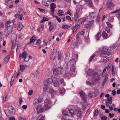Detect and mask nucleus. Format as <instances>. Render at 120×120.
Wrapping results in <instances>:
<instances>
[{
  "instance_id": "2f4dec72",
  "label": "nucleus",
  "mask_w": 120,
  "mask_h": 120,
  "mask_svg": "<svg viewBox=\"0 0 120 120\" xmlns=\"http://www.w3.org/2000/svg\"><path fill=\"white\" fill-rule=\"evenodd\" d=\"M49 19H47L46 17H43V19L41 20L40 22L41 23H43L45 21H48Z\"/></svg>"
},
{
  "instance_id": "423d86ee",
  "label": "nucleus",
  "mask_w": 120,
  "mask_h": 120,
  "mask_svg": "<svg viewBox=\"0 0 120 120\" xmlns=\"http://www.w3.org/2000/svg\"><path fill=\"white\" fill-rule=\"evenodd\" d=\"M62 68L60 67L56 68H54L53 70V74L55 75H57L61 74Z\"/></svg>"
},
{
  "instance_id": "4d7b16f0",
  "label": "nucleus",
  "mask_w": 120,
  "mask_h": 120,
  "mask_svg": "<svg viewBox=\"0 0 120 120\" xmlns=\"http://www.w3.org/2000/svg\"><path fill=\"white\" fill-rule=\"evenodd\" d=\"M107 69V67H105L104 69V70L103 71V72L102 74V75L103 76H104L105 74V72L106 70Z\"/></svg>"
},
{
  "instance_id": "49530a36",
  "label": "nucleus",
  "mask_w": 120,
  "mask_h": 120,
  "mask_svg": "<svg viewBox=\"0 0 120 120\" xmlns=\"http://www.w3.org/2000/svg\"><path fill=\"white\" fill-rule=\"evenodd\" d=\"M4 112L6 115L7 116H8L10 112V111L8 110H4Z\"/></svg>"
},
{
  "instance_id": "f3484780",
  "label": "nucleus",
  "mask_w": 120,
  "mask_h": 120,
  "mask_svg": "<svg viewBox=\"0 0 120 120\" xmlns=\"http://www.w3.org/2000/svg\"><path fill=\"white\" fill-rule=\"evenodd\" d=\"M112 75L113 76L115 75H116V73L115 67L114 65H112Z\"/></svg>"
},
{
  "instance_id": "de8ad7c7",
  "label": "nucleus",
  "mask_w": 120,
  "mask_h": 120,
  "mask_svg": "<svg viewBox=\"0 0 120 120\" xmlns=\"http://www.w3.org/2000/svg\"><path fill=\"white\" fill-rule=\"evenodd\" d=\"M109 57H104L103 58V61L104 62H106L108 61L109 60Z\"/></svg>"
},
{
  "instance_id": "4be33fe9",
  "label": "nucleus",
  "mask_w": 120,
  "mask_h": 120,
  "mask_svg": "<svg viewBox=\"0 0 120 120\" xmlns=\"http://www.w3.org/2000/svg\"><path fill=\"white\" fill-rule=\"evenodd\" d=\"M49 92L51 94V95L52 96L53 95H54L56 93V92L52 89H49Z\"/></svg>"
},
{
  "instance_id": "2eb2a0df",
  "label": "nucleus",
  "mask_w": 120,
  "mask_h": 120,
  "mask_svg": "<svg viewBox=\"0 0 120 120\" xmlns=\"http://www.w3.org/2000/svg\"><path fill=\"white\" fill-rule=\"evenodd\" d=\"M36 109L37 111L39 112H43L44 109L40 105L38 106Z\"/></svg>"
},
{
  "instance_id": "6ab92c4d",
  "label": "nucleus",
  "mask_w": 120,
  "mask_h": 120,
  "mask_svg": "<svg viewBox=\"0 0 120 120\" xmlns=\"http://www.w3.org/2000/svg\"><path fill=\"white\" fill-rule=\"evenodd\" d=\"M23 27V26L22 23L19 22L18 23V26L17 27L18 30L19 31H20Z\"/></svg>"
},
{
  "instance_id": "ea45409f",
  "label": "nucleus",
  "mask_w": 120,
  "mask_h": 120,
  "mask_svg": "<svg viewBox=\"0 0 120 120\" xmlns=\"http://www.w3.org/2000/svg\"><path fill=\"white\" fill-rule=\"evenodd\" d=\"M8 94H5L3 96V99L4 101V102L6 100V98L7 97Z\"/></svg>"
},
{
  "instance_id": "5fc2aeb1",
  "label": "nucleus",
  "mask_w": 120,
  "mask_h": 120,
  "mask_svg": "<svg viewBox=\"0 0 120 120\" xmlns=\"http://www.w3.org/2000/svg\"><path fill=\"white\" fill-rule=\"evenodd\" d=\"M113 110L115 112H117L118 113L120 112V109H118L115 108Z\"/></svg>"
},
{
  "instance_id": "79ce46f5",
  "label": "nucleus",
  "mask_w": 120,
  "mask_h": 120,
  "mask_svg": "<svg viewBox=\"0 0 120 120\" xmlns=\"http://www.w3.org/2000/svg\"><path fill=\"white\" fill-rule=\"evenodd\" d=\"M103 50L105 51H107L109 50V48L106 46H104L102 48Z\"/></svg>"
},
{
  "instance_id": "680f3d73",
  "label": "nucleus",
  "mask_w": 120,
  "mask_h": 120,
  "mask_svg": "<svg viewBox=\"0 0 120 120\" xmlns=\"http://www.w3.org/2000/svg\"><path fill=\"white\" fill-rule=\"evenodd\" d=\"M62 112L63 115L64 116H67L68 115V112L66 111H63Z\"/></svg>"
},
{
  "instance_id": "69168bd1",
  "label": "nucleus",
  "mask_w": 120,
  "mask_h": 120,
  "mask_svg": "<svg viewBox=\"0 0 120 120\" xmlns=\"http://www.w3.org/2000/svg\"><path fill=\"white\" fill-rule=\"evenodd\" d=\"M4 27V24L1 22H0V28H3Z\"/></svg>"
},
{
  "instance_id": "338daca9",
  "label": "nucleus",
  "mask_w": 120,
  "mask_h": 120,
  "mask_svg": "<svg viewBox=\"0 0 120 120\" xmlns=\"http://www.w3.org/2000/svg\"><path fill=\"white\" fill-rule=\"evenodd\" d=\"M94 22V21L93 20H92L90 21V22L89 23V24H90V26H92V25H93Z\"/></svg>"
},
{
  "instance_id": "f03ea898",
  "label": "nucleus",
  "mask_w": 120,
  "mask_h": 120,
  "mask_svg": "<svg viewBox=\"0 0 120 120\" xmlns=\"http://www.w3.org/2000/svg\"><path fill=\"white\" fill-rule=\"evenodd\" d=\"M76 60L75 59H72L67 64V67L68 66L69 67L70 72L71 74H72V73L75 71V67L74 65V64L76 62Z\"/></svg>"
},
{
  "instance_id": "f8f14e48",
  "label": "nucleus",
  "mask_w": 120,
  "mask_h": 120,
  "mask_svg": "<svg viewBox=\"0 0 120 120\" xmlns=\"http://www.w3.org/2000/svg\"><path fill=\"white\" fill-rule=\"evenodd\" d=\"M27 55V52H23L22 54H20L19 55V57L21 59V57L24 59H26V56Z\"/></svg>"
},
{
  "instance_id": "393cba45",
  "label": "nucleus",
  "mask_w": 120,
  "mask_h": 120,
  "mask_svg": "<svg viewBox=\"0 0 120 120\" xmlns=\"http://www.w3.org/2000/svg\"><path fill=\"white\" fill-rule=\"evenodd\" d=\"M48 86L45 85L43 88V94H45L46 90L47 89Z\"/></svg>"
},
{
  "instance_id": "052dcab7",
  "label": "nucleus",
  "mask_w": 120,
  "mask_h": 120,
  "mask_svg": "<svg viewBox=\"0 0 120 120\" xmlns=\"http://www.w3.org/2000/svg\"><path fill=\"white\" fill-rule=\"evenodd\" d=\"M113 16L110 17H109V21L110 22H112L113 21Z\"/></svg>"
},
{
  "instance_id": "9b49d317",
  "label": "nucleus",
  "mask_w": 120,
  "mask_h": 120,
  "mask_svg": "<svg viewBox=\"0 0 120 120\" xmlns=\"http://www.w3.org/2000/svg\"><path fill=\"white\" fill-rule=\"evenodd\" d=\"M50 6L51 11L52 13H53L54 12L55 9L56 8V4L54 3H52L50 4Z\"/></svg>"
},
{
  "instance_id": "58836bf2",
  "label": "nucleus",
  "mask_w": 120,
  "mask_h": 120,
  "mask_svg": "<svg viewBox=\"0 0 120 120\" xmlns=\"http://www.w3.org/2000/svg\"><path fill=\"white\" fill-rule=\"evenodd\" d=\"M35 37L33 36L30 39V43L32 42H33L35 40Z\"/></svg>"
},
{
  "instance_id": "6e6552de",
  "label": "nucleus",
  "mask_w": 120,
  "mask_h": 120,
  "mask_svg": "<svg viewBox=\"0 0 120 120\" xmlns=\"http://www.w3.org/2000/svg\"><path fill=\"white\" fill-rule=\"evenodd\" d=\"M112 0H108L107 5V7L109 9H113L114 5L112 2Z\"/></svg>"
},
{
  "instance_id": "bf43d9fd",
  "label": "nucleus",
  "mask_w": 120,
  "mask_h": 120,
  "mask_svg": "<svg viewBox=\"0 0 120 120\" xmlns=\"http://www.w3.org/2000/svg\"><path fill=\"white\" fill-rule=\"evenodd\" d=\"M86 20V19L85 18H81L79 20V21L81 22L82 23L84 22Z\"/></svg>"
},
{
  "instance_id": "c85d7f7f",
  "label": "nucleus",
  "mask_w": 120,
  "mask_h": 120,
  "mask_svg": "<svg viewBox=\"0 0 120 120\" xmlns=\"http://www.w3.org/2000/svg\"><path fill=\"white\" fill-rule=\"evenodd\" d=\"M59 90L61 94H63L65 92L64 89L63 87L60 88L59 89Z\"/></svg>"
},
{
  "instance_id": "3c124183",
  "label": "nucleus",
  "mask_w": 120,
  "mask_h": 120,
  "mask_svg": "<svg viewBox=\"0 0 120 120\" xmlns=\"http://www.w3.org/2000/svg\"><path fill=\"white\" fill-rule=\"evenodd\" d=\"M98 111L97 109L95 110L94 112V116H96L98 114Z\"/></svg>"
},
{
  "instance_id": "13d9d810",
  "label": "nucleus",
  "mask_w": 120,
  "mask_h": 120,
  "mask_svg": "<svg viewBox=\"0 0 120 120\" xmlns=\"http://www.w3.org/2000/svg\"><path fill=\"white\" fill-rule=\"evenodd\" d=\"M38 72L37 71H36L35 72H34L33 74L34 77H36L38 75Z\"/></svg>"
},
{
  "instance_id": "72a5a7b5",
  "label": "nucleus",
  "mask_w": 120,
  "mask_h": 120,
  "mask_svg": "<svg viewBox=\"0 0 120 120\" xmlns=\"http://www.w3.org/2000/svg\"><path fill=\"white\" fill-rule=\"evenodd\" d=\"M53 82L52 79L51 78H48L47 80V83L49 84H50Z\"/></svg>"
},
{
  "instance_id": "dca6fc26",
  "label": "nucleus",
  "mask_w": 120,
  "mask_h": 120,
  "mask_svg": "<svg viewBox=\"0 0 120 120\" xmlns=\"http://www.w3.org/2000/svg\"><path fill=\"white\" fill-rule=\"evenodd\" d=\"M97 14V12L96 11H94L91 13H89L90 17V18L93 19Z\"/></svg>"
},
{
  "instance_id": "5701e85b",
  "label": "nucleus",
  "mask_w": 120,
  "mask_h": 120,
  "mask_svg": "<svg viewBox=\"0 0 120 120\" xmlns=\"http://www.w3.org/2000/svg\"><path fill=\"white\" fill-rule=\"evenodd\" d=\"M101 32L99 31L95 36L97 40H99L101 37Z\"/></svg>"
},
{
  "instance_id": "39448f33",
  "label": "nucleus",
  "mask_w": 120,
  "mask_h": 120,
  "mask_svg": "<svg viewBox=\"0 0 120 120\" xmlns=\"http://www.w3.org/2000/svg\"><path fill=\"white\" fill-rule=\"evenodd\" d=\"M68 67H66L64 70V72L63 76L64 77H65L67 78H69L70 76L73 75V74H75V72L74 71L72 73V74H71L70 72V70L69 73H68Z\"/></svg>"
},
{
  "instance_id": "7ed1b4c3",
  "label": "nucleus",
  "mask_w": 120,
  "mask_h": 120,
  "mask_svg": "<svg viewBox=\"0 0 120 120\" xmlns=\"http://www.w3.org/2000/svg\"><path fill=\"white\" fill-rule=\"evenodd\" d=\"M11 41L12 42L13 49H16V52L20 46L19 44H16V41L17 40V36L15 34L13 35L11 37Z\"/></svg>"
},
{
  "instance_id": "e2e57ef3",
  "label": "nucleus",
  "mask_w": 120,
  "mask_h": 120,
  "mask_svg": "<svg viewBox=\"0 0 120 120\" xmlns=\"http://www.w3.org/2000/svg\"><path fill=\"white\" fill-rule=\"evenodd\" d=\"M102 120H106L107 119V117L105 116H102L101 118Z\"/></svg>"
},
{
  "instance_id": "bb28decb",
  "label": "nucleus",
  "mask_w": 120,
  "mask_h": 120,
  "mask_svg": "<svg viewBox=\"0 0 120 120\" xmlns=\"http://www.w3.org/2000/svg\"><path fill=\"white\" fill-rule=\"evenodd\" d=\"M10 58V56L9 55H8L4 59V62L5 63H7L9 60Z\"/></svg>"
},
{
  "instance_id": "f704fd0d",
  "label": "nucleus",
  "mask_w": 120,
  "mask_h": 120,
  "mask_svg": "<svg viewBox=\"0 0 120 120\" xmlns=\"http://www.w3.org/2000/svg\"><path fill=\"white\" fill-rule=\"evenodd\" d=\"M50 1H48L47 2L44 1L43 2V4L45 6H48L49 5V4L48 2H50Z\"/></svg>"
},
{
  "instance_id": "4c0bfd02",
  "label": "nucleus",
  "mask_w": 120,
  "mask_h": 120,
  "mask_svg": "<svg viewBox=\"0 0 120 120\" xmlns=\"http://www.w3.org/2000/svg\"><path fill=\"white\" fill-rule=\"evenodd\" d=\"M76 13H79L80 10V7L78 5L77 6V8L76 9Z\"/></svg>"
},
{
  "instance_id": "7c9ffc66",
  "label": "nucleus",
  "mask_w": 120,
  "mask_h": 120,
  "mask_svg": "<svg viewBox=\"0 0 120 120\" xmlns=\"http://www.w3.org/2000/svg\"><path fill=\"white\" fill-rule=\"evenodd\" d=\"M86 1L88 3L90 6L91 7L93 6L94 5L91 0H86Z\"/></svg>"
},
{
  "instance_id": "4468645a",
  "label": "nucleus",
  "mask_w": 120,
  "mask_h": 120,
  "mask_svg": "<svg viewBox=\"0 0 120 120\" xmlns=\"http://www.w3.org/2000/svg\"><path fill=\"white\" fill-rule=\"evenodd\" d=\"M57 54L56 51L55 52L52 53L51 55L50 59L52 60H53L56 57Z\"/></svg>"
},
{
  "instance_id": "a211bd4d",
  "label": "nucleus",
  "mask_w": 120,
  "mask_h": 120,
  "mask_svg": "<svg viewBox=\"0 0 120 120\" xmlns=\"http://www.w3.org/2000/svg\"><path fill=\"white\" fill-rule=\"evenodd\" d=\"M79 27V25L78 24L76 25L73 27L72 29L73 30V34L76 31L78 28Z\"/></svg>"
},
{
  "instance_id": "774afa93",
  "label": "nucleus",
  "mask_w": 120,
  "mask_h": 120,
  "mask_svg": "<svg viewBox=\"0 0 120 120\" xmlns=\"http://www.w3.org/2000/svg\"><path fill=\"white\" fill-rule=\"evenodd\" d=\"M116 88L119 90H120V84L117 85L116 86Z\"/></svg>"
},
{
  "instance_id": "603ef678",
  "label": "nucleus",
  "mask_w": 120,
  "mask_h": 120,
  "mask_svg": "<svg viewBox=\"0 0 120 120\" xmlns=\"http://www.w3.org/2000/svg\"><path fill=\"white\" fill-rule=\"evenodd\" d=\"M37 101V99L36 98L35 99L33 102V105H35L37 104H38Z\"/></svg>"
},
{
  "instance_id": "a19ab883",
  "label": "nucleus",
  "mask_w": 120,
  "mask_h": 120,
  "mask_svg": "<svg viewBox=\"0 0 120 120\" xmlns=\"http://www.w3.org/2000/svg\"><path fill=\"white\" fill-rule=\"evenodd\" d=\"M69 26L67 25H63L62 28L65 29H66L69 28Z\"/></svg>"
},
{
  "instance_id": "412c9836",
  "label": "nucleus",
  "mask_w": 120,
  "mask_h": 120,
  "mask_svg": "<svg viewBox=\"0 0 120 120\" xmlns=\"http://www.w3.org/2000/svg\"><path fill=\"white\" fill-rule=\"evenodd\" d=\"M44 118V116L41 115H39L36 117L37 120H43Z\"/></svg>"
},
{
  "instance_id": "aec40b11",
  "label": "nucleus",
  "mask_w": 120,
  "mask_h": 120,
  "mask_svg": "<svg viewBox=\"0 0 120 120\" xmlns=\"http://www.w3.org/2000/svg\"><path fill=\"white\" fill-rule=\"evenodd\" d=\"M79 94L81 98L84 101H85L86 96L85 94L82 92H80L79 93Z\"/></svg>"
},
{
  "instance_id": "cd10ccee",
  "label": "nucleus",
  "mask_w": 120,
  "mask_h": 120,
  "mask_svg": "<svg viewBox=\"0 0 120 120\" xmlns=\"http://www.w3.org/2000/svg\"><path fill=\"white\" fill-rule=\"evenodd\" d=\"M93 74V71L90 69H88L87 72V74L88 76L92 75Z\"/></svg>"
},
{
  "instance_id": "473e14b6",
  "label": "nucleus",
  "mask_w": 120,
  "mask_h": 120,
  "mask_svg": "<svg viewBox=\"0 0 120 120\" xmlns=\"http://www.w3.org/2000/svg\"><path fill=\"white\" fill-rule=\"evenodd\" d=\"M57 54L58 55V60H61L62 56L60 53V51H58Z\"/></svg>"
},
{
  "instance_id": "0eeeda50",
  "label": "nucleus",
  "mask_w": 120,
  "mask_h": 120,
  "mask_svg": "<svg viewBox=\"0 0 120 120\" xmlns=\"http://www.w3.org/2000/svg\"><path fill=\"white\" fill-rule=\"evenodd\" d=\"M94 78L92 77L91 78V80L90 81H86V83L91 86H93L96 83L95 81V79H94Z\"/></svg>"
},
{
  "instance_id": "8fccbe9b",
  "label": "nucleus",
  "mask_w": 120,
  "mask_h": 120,
  "mask_svg": "<svg viewBox=\"0 0 120 120\" xmlns=\"http://www.w3.org/2000/svg\"><path fill=\"white\" fill-rule=\"evenodd\" d=\"M25 69V68L24 66L22 65H20V69L21 71H23Z\"/></svg>"
},
{
  "instance_id": "c03bdc74",
  "label": "nucleus",
  "mask_w": 120,
  "mask_h": 120,
  "mask_svg": "<svg viewBox=\"0 0 120 120\" xmlns=\"http://www.w3.org/2000/svg\"><path fill=\"white\" fill-rule=\"evenodd\" d=\"M78 14V13H76V14L75 15V19L76 21H77L79 17Z\"/></svg>"
},
{
  "instance_id": "0e129e2a",
  "label": "nucleus",
  "mask_w": 120,
  "mask_h": 120,
  "mask_svg": "<svg viewBox=\"0 0 120 120\" xmlns=\"http://www.w3.org/2000/svg\"><path fill=\"white\" fill-rule=\"evenodd\" d=\"M105 30L107 31L108 33H109L110 32V29L107 27H106L105 28Z\"/></svg>"
},
{
  "instance_id": "c756f323",
  "label": "nucleus",
  "mask_w": 120,
  "mask_h": 120,
  "mask_svg": "<svg viewBox=\"0 0 120 120\" xmlns=\"http://www.w3.org/2000/svg\"><path fill=\"white\" fill-rule=\"evenodd\" d=\"M69 111L71 115L72 116L74 115L75 114V112H74L73 109H69Z\"/></svg>"
},
{
  "instance_id": "a18cd8bd",
  "label": "nucleus",
  "mask_w": 120,
  "mask_h": 120,
  "mask_svg": "<svg viewBox=\"0 0 120 120\" xmlns=\"http://www.w3.org/2000/svg\"><path fill=\"white\" fill-rule=\"evenodd\" d=\"M63 11L61 10H60L58 11V14L59 15V16H62L63 15Z\"/></svg>"
},
{
  "instance_id": "b1692460",
  "label": "nucleus",
  "mask_w": 120,
  "mask_h": 120,
  "mask_svg": "<svg viewBox=\"0 0 120 120\" xmlns=\"http://www.w3.org/2000/svg\"><path fill=\"white\" fill-rule=\"evenodd\" d=\"M100 55L101 57H104L108 56L109 55V54L107 53L102 52L101 53Z\"/></svg>"
},
{
  "instance_id": "a878e982",
  "label": "nucleus",
  "mask_w": 120,
  "mask_h": 120,
  "mask_svg": "<svg viewBox=\"0 0 120 120\" xmlns=\"http://www.w3.org/2000/svg\"><path fill=\"white\" fill-rule=\"evenodd\" d=\"M99 93V91L98 89H96L94 90V94L95 96H97Z\"/></svg>"
},
{
  "instance_id": "e433bc0d",
  "label": "nucleus",
  "mask_w": 120,
  "mask_h": 120,
  "mask_svg": "<svg viewBox=\"0 0 120 120\" xmlns=\"http://www.w3.org/2000/svg\"><path fill=\"white\" fill-rule=\"evenodd\" d=\"M112 98L111 97H109L108 98L107 100L108 101V103L109 104H111L112 102Z\"/></svg>"
},
{
  "instance_id": "20e7f679",
  "label": "nucleus",
  "mask_w": 120,
  "mask_h": 120,
  "mask_svg": "<svg viewBox=\"0 0 120 120\" xmlns=\"http://www.w3.org/2000/svg\"><path fill=\"white\" fill-rule=\"evenodd\" d=\"M52 103L49 99H45L44 103V107L45 109V110H48L49 109L51 106H52Z\"/></svg>"
},
{
  "instance_id": "6e6d98bb",
  "label": "nucleus",
  "mask_w": 120,
  "mask_h": 120,
  "mask_svg": "<svg viewBox=\"0 0 120 120\" xmlns=\"http://www.w3.org/2000/svg\"><path fill=\"white\" fill-rule=\"evenodd\" d=\"M107 69V67H105L104 69V70L103 71V72L102 74V75L103 76H104L105 74V72L106 70Z\"/></svg>"
},
{
  "instance_id": "37998d69",
  "label": "nucleus",
  "mask_w": 120,
  "mask_h": 120,
  "mask_svg": "<svg viewBox=\"0 0 120 120\" xmlns=\"http://www.w3.org/2000/svg\"><path fill=\"white\" fill-rule=\"evenodd\" d=\"M102 36L103 37L105 38H107L108 37L107 34L105 31L103 32Z\"/></svg>"
},
{
  "instance_id": "864d4df0",
  "label": "nucleus",
  "mask_w": 120,
  "mask_h": 120,
  "mask_svg": "<svg viewBox=\"0 0 120 120\" xmlns=\"http://www.w3.org/2000/svg\"><path fill=\"white\" fill-rule=\"evenodd\" d=\"M111 68V65H109L107 68V71H110Z\"/></svg>"
},
{
  "instance_id": "9d476101",
  "label": "nucleus",
  "mask_w": 120,
  "mask_h": 120,
  "mask_svg": "<svg viewBox=\"0 0 120 120\" xmlns=\"http://www.w3.org/2000/svg\"><path fill=\"white\" fill-rule=\"evenodd\" d=\"M84 30H82L80 32H79L77 34L76 39L78 41L81 37V35H83L84 34Z\"/></svg>"
},
{
  "instance_id": "09e8293b",
  "label": "nucleus",
  "mask_w": 120,
  "mask_h": 120,
  "mask_svg": "<svg viewBox=\"0 0 120 120\" xmlns=\"http://www.w3.org/2000/svg\"><path fill=\"white\" fill-rule=\"evenodd\" d=\"M11 109L12 110L11 111V112L13 113V114H15V109L13 107H11Z\"/></svg>"
},
{
  "instance_id": "1a4fd4ad",
  "label": "nucleus",
  "mask_w": 120,
  "mask_h": 120,
  "mask_svg": "<svg viewBox=\"0 0 120 120\" xmlns=\"http://www.w3.org/2000/svg\"><path fill=\"white\" fill-rule=\"evenodd\" d=\"M59 80V79L57 78H55L54 80L53 81V83L54 86L58 87L59 86V83L58 81Z\"/></svg>"
},
{
  "instance_id": "f257e3e1",
  "label": "nucleus",
  "mask_w": 120,
  "mask_h": 120,
  "mask_svg": "<svg viewBox=\"0 0 120 120\" xmlns=\"http://www.w3.org/2000/svg\"><path fill=\"white\" fill-rule=\"evenodd\" d=\"M11 22L10 21H6L5 22L6 29L4 32V34L6 36L8 35L12 32L13 26L11 25Z\"/></svg>"
},
{
  "instance_id": "c9c22d12",
  "label": "nucleus",
  "mask_w": 120,
  "mask_h": 120,
  "mask_svg": "<svg viewBox=\"0 0 120 120\" xmlns=\"http://www.w3.org/2000/svg\"><path fill=\"white\" fill-rule=\"evenodd\" d=\"M15 16L16 18L19 19L20 20H22V17L19 14H16L15 15Z\"/></svg>"
},
{
  "instance_id": "ddd939ff",
  "label": "nucleus",
  "mask_w": 120,
  "mask_h": 120,
  "mask_svg": "<svg viewBox=\"0 0 120 120\" xmlns=\"http://www.w3.org/2000/svg\"><path fill=\"white\" fill-rule=\"evenodd\" d=\"M76 112L77 113V116L78 117H79L82 116V112L79 109H76Z\"/></svg>"
}]
</instances>
